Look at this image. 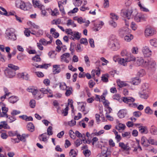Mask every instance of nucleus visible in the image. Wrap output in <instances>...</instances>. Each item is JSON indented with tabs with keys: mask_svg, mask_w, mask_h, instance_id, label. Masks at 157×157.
Segmentation results:
<instances>
[{
	"mask_svg": "<svg viewBox=\"0 0 157 157\" xmlns=\"http://www.w3.org/2000/svg\"><path fill=\"white\" fill-rule=\"evenodd\" d=\"M33 4L35 7H38L40 9H44V6L39 3V1L36 0H33Z\"/></svg>",
	"mask_w": 157,
	"mask_h": 157,
	"instance_id": "obj_16",
	"label": "nucleus"
},
{
	"mask_svg": "<svg viewBox=\"0 0 157 157\" xmlns=\"http://www.w3.org/2000/svg\"><path fill=\"white\" fill-rule=\"evenodd\" d=\"M128 62L131 61H134L135 60V58L133 56L130 55L127 58H126Z\"/></svg>",
	"mask_w": 157,
	"mask_h": 157,
	"instance_id": "obj_56",
	"label": "nucleus"
},
{
	"mask_svg": "<svg viewBox=\"0 0 157 157\" xmlns=\"http://www.w3.org/2000/svg\"><path fill=\"white\" fill-rule=\"evenodd\" d=\"M149 85L147 83H144L143 84L142 86V91H148Z\"/></svg>",
	"mask_w": 157,
	"mask_h": 157,
	"instance_id": "obj_40",
	"label": "nucleus"
},
{
	"mask_svg": "<svg viewBox=\"0 0 157 157\" xmlns=\"http://www.w3.org/2000/svg\"><path fill=\"white\" fill-rule=\"evenodd\" d=\"M47 134L49 136L53 134L52 128L51 126H49L47 130Z\"/></svg>",
	"mask_w": 157,
	"mask_h": 157,
	"instance_id": "obj_52",
	"label": "nucleus"
},
{
	"mask_svg": "<svg viewBox=\"0 0 157 157\" xmlns=\"http://www.w3.org/2000/svg\"><path fill=\"white\" fill-rule=\"evenodd\" d=\"M56 30L53 28L51 29L50 33L51 34L54 35V37L55 38H57L59 36V34L57 32H56Z\"/></svg>",
	"mask_w": 157,
	"mask_h": 157,
	"instance_id": "obj_31",
	"label": "nucleus"
},
{
	"mask_svg": "<svg viewBox=\"0 0 157 157\" xmlns=\"http://www.w3.org/2000/svg\"><path fill=\"white\" fill-rule=\"evenodd\" d=\"M104 24V23L102 21L100 22L97 24H94V30L96 31H98L101 29Z\"/></svg>",
	"mask_w": 157,
	"mask_h": 157,
	"instance_id": "obj_17",
	"label": "nucleus"
},
{
	"mask_svg": "<svg viewBox=\"0 0 157 157\" xmlns=\"http://www.w3.org/2000/svg\"><path fill=\"white\" fill-rule=\"evenodd\" d=\"M70 56V53H66L63 54L61 56V61H63L68 63L69 62V60L67 59Z\"/></svg>",
	"mask_w": 157,
	"mask_h": 157,
	"instance_id": "obj_11",
	"label": "nucleus"
},
{
	"mask_svg": "<svg viewBox=\"0 0 157 157\" xmlns=\"http://www.w3.org/2000/svg\"><path fill=\"white\" fill-rule=\"evenodd\" d=\"M80 43L81 44H83L86 45L88 44V42L86 39L82 38L80 40Z\"/></svg>",
	"mask_w": 157,
	"mask_h": 157,
	"instance_id": "obj_59",
	"label": "nucleus"
},
{
	"mask_svg": "<svg viewBox=\"0 0 157 157\" xmlns=\"http://www.w3.org/2000/svg\"><path fill=\"white\" fill-rule=\"evenodd\" d=\"M74 19L75 20H77L78 22L80 24H82V23L85 22V21L81 17L78 18H75Z\"/></svg>",
	"mask_w": 157,
	"mask_h": 157,
	"instance_id": "obj_61",
	"label": "nucleus"
},
{
	"mask_svg": "<svg viewBox=\"0 0 157 157\" xmlns=\"http://www.w3.org/2000/svg\"><path fill=\"white\" fill-rule=\"evenodd\" d=\"M15 30L13 28L8 29L6 30V34L8 39L12 40H16L17 37L15 34Z\"/></svg>",
	"mask_w": 157,
	"mask_h": 157,
	"instance_id": "obj_5",
	"label": "nucleus"
},
{
	"mask_svg": "<svg viewBox=\"0 0 157 157\" xmlns=\"http://www.w3.org/2000/svg\"><path fill=\"white\" fill-rule=\"evenodd\" d=\"M84 60L87 66H90V61L89 58L87 55H86L84 56Z\"/></svg>",
	"mask_w": 157,
	"mask_h": 157,
	"instance_id": "obj_53",
	"label": "nucleus"
},
{
	"mask_svg": "<svg viewBox=\"0 0 157 157\" xmlns=\"http://www.w3.org/2000/svg\"><path fill=\"white\" fill-rule=\"evenodd\" d=\"M73 3L75 6L78 7L81 5L82 1V0H73Z\"/></svg>",
	"mask_w": 157,
	"mask_h": 157,
	"instance_id": "obj_34",
	"label": "nucleus"
},
{
	"mask_svg": "<svg viewBox=\"0 0 157 157\" xmlns=\"http://www.w3.org/2000/svg\"><path fill=\"white\" fill-rule=\"evenodd\" d=\"M8 134L9 136L11 137L13 136H17V131H10L8 132Z\"/></svg>",
	"mask_w": 157,
	"mask_h": 157,
	"instance_id": "obj_51",
	"label": "nucleus"
},
{
	"mask_svg": "<svg viewBox=\"0 0 157 157\" xmlns=\"http://www.w3.org/2000/svg\"><path fill=\"white\" fill-rule=\"evenodd\" d=\"M145 74V71L143 69L140 70L138 72V75L140 77H142Z\"/></svg>",
	"mask_w": 157,
	"mask_h": 157,
	"instance_id": "obj_57",
	"label": "nucleus"
},
{
	"mask_svg": "<svg viewBox=\"0 0 157 157\" xmlns=\"http://www.w3.org/2000/svg\"><path fill=\"white\" fill-rule=\"evenodd\" d=\"M127 110L125 109H123L120 110L118 112L117 114L118 117L122 118H124L127 114Z\"/></svg>",
	"mask_w": 157,
	"mask_h": 157,
	"instance_id": "obj_15",
	"label": "nucleus"
},
{
	"mask_svg": "<svg viewBox=\"0 0 157 157\" xmlns=\"http://www.w3.org/2000/svg\"><path fill=\"white\" fill-rule=\"evenodd\" d=\"M149 92L148 91H141L140 93V97L145 99H147L148 97V94Z\"/></svg>",
	"mask_w": 157,
	"mask_h": 157,
	"instance_id": "obj_22",
	"label": "nucleus"
},
{
	"mask_svg": "<svg viewBox=\"0 0 157 157\" xmlns=\"http://www.w3.org/2000/svg\"><path fill=\"white\" fill-rule=\"evenodd\" d=\"M27 128L28 130L30 132H33L34 130V126L33 124L31 122H29L27 125Z\"/></svg>",
	"mask_w": 157,
	"mask_h": 157,
	"instance_id": "obj_28",
	"label": "nucleus"
},
{
	"mask_svg": "<svg viewBox=\"0 0 157 157\" xmlns=\"http://www.w3.org/2000/svg\"><path fill=\"white\" fill-rule=\"evenodd\" d=\"M2 128L5 129H10V127L8 125L6 122L5 121H1L0 123V129Z\"/></svg>",
	"mask_w": 157,
	"mask_h": 157,
	"instance_id": "obj_23",
	"label": "nucleus"
},
{
	"mask_svg": "<svg viewBox=\"0 0 157 157\" xmlns=\"http://www.w3.org/2000/svg\"><path fill=\"white\" fill-rule=\"evenodd\" d=\"M76 44L74 42H72L70 44V48L69 49V50L71 52V53L72 54H73V53L74 52V48Z\"/></svg>",
	"mask_w": 157,
	"mask_h": 157,
	"instance_id": "obj_42",
	"label": "nucleus"
},
{
	"mask_svg": "<svg viewBox=\"0 0 157 157\" xmlns=\"http://www.w3.org/2000/svg\"><path fill=\"white\" fill-rule=\"evenodd\" d=\"M8 67H9V69H11L12 71H15L18 70L19 68L18 67L15 66L12 64H9L8 65Z\"/></svg>",
	"mask_w": 157,
	"mask_h": 157,
	"instance_id": "obj_32",
	"label": "nucleus"
},
{
	"mask_svg": "<svg viewBox=\"0 0 157 157\" xmlns=\"http://www.w3.org/2000/svg\"><path fill=\"white\" fill-rule=\"evenodd\" d=\"M36 102L35 100H32L29 102L31 108H34L35 106Z\"/></svg>",
	"mask_w": 157,
	"mask_h": 157,
	"instance_id": "obj_64",
	"label": "nucleus"
},
{
	"mask_svg": "<svg viewBox=\"0 0 157 157\" xmlns=\"http://www.w3.org/2000/svg\"><path fill=\"white\" fill-rule=\"evenodd\" d=\"M142 52L145 57H150L151 55V51L148 47L145 46L142 48Z\"/></svg>",
	"mask_w": 157,
	"mask_h": 157,
	"instance_id": "obj_6",
	"label": "nucleus"
},
{
	"mask_svg": "<svg viewBox=\"0 0 157 157\" xmlns=\"http://www.w3.org/2000/svg\"><path fill=\"white\" fill-rule=\"evenodd\" d=\"M111 36L109 40L108 46L113 51H117L121 47L120 42L116 38Z\"/></svg>",
	"mask_w": 157,
	"mask_h": 157,
	"instance_id": "obj_2",
	"label": "nucleus"
},
{
	"mask_svg": "<svg viewBox=\"0 0 157 157\" xmlns=\"http://www.w3.org/2000/svg\"><path fill=\"white\" fill-rule=\"evenodd\" d=\"M39 42L43 45L46 46L48 44H51L52 42V40L51 39L50 41H47L44 39L43 38L40 39Z\"/></svg>",
	"mask_w": 157,
	"mask_h": 157,
	"instance_id": "obj_26",
	"label": "nucleus"
},
{
	"mask_svg": "<svg viewBox=\"0 0 157 157\" xmlns=\"http://www.w3.org/2000/svg\"><path fill=\"white\" fill-rule=\"evenodd\" d=\"M59 7V8L60 11L63 13H65L64 9L63 6L61 5L59 2H58Z\"/></svg>",
	"mask_w": 157,
	"mask_h": 157,
	"instance_id": "obj_54",
	"label": "nucleus"
},
{
	"mask_svg": "<svg viewBox=\"0 0 157 157\" xmlns=\"http://www.w3.org/2000/svg\"><path fill=\"white\" fill-rule=\"evenodd\" d=\"M151 144L152 145H157V142L154 140L149 138L148 139V144Z\"/></svg>",
	"mask_w": 157,
	"mask_h": 157,
	"instance_id": "obj_55",
	"label": "nucleus"
},
{
	"mask_svg": "<svg viewBox=\"0 0 157 157\" xmlns=\"http://www.w3.org/2000/svg\"><path fill=\"white\" fill-rule=\"evenodd\" d=\"M141 143L144 147H147L149 146L148 139L144 136H143L141 138Z\"/></svg>",
	"mask_w": 157,
	"mask_h": 157,
	"instance_id": "obj_14",
	"label": "nucleus"
},
{
	"mask_svg": "<svg viewBox=\"0 0 157 157\" xmlns=\"http://www.w3.org/2000/svg\"><path fill=\"white\" fill-rule=\"evenodd\" d=\"M65 32L66 33L70 36H71L73 33V32H72V29H66Z\"/></svg>",
	"mask_w": 157,
	"mask_h": 157,
	"instance_id": "obj_63",
	"label": "nucleus"
},
{
	"mask_svg": "<svg viewBox=\"0 0 157 157\" xmlns=\"http://www.w3.org/2000/svg\"><path fill=\"white\" fill-rule=\"evenodd\" d=\"M136 9H127L123 10L121 13V15L124 17L129 19L133 18V15L136 14Z\"/></svg>",
	"mask_w": 157,
	"mask_h": 157,
	"instance_id": "obj_3",
	"label": "nucleus"
},
{
	"mask_svg": "<svg viewBox=\"0 0 157 157\" xmlns=\"http://www.w3.org/2000/svg\"><path fill=\"white\" fill-rule=\"evenodd\" d=\"M37 90V89H35L33 87H29L27 89V90L29 92L32 93L33 95L35 94Z\"/></svg>",
	"mask_w": 157,
	"mask_h": 157,
	"instance_id": "obj_39",
	"label": "nucleus"
},
{
	"mask_svg": "<svg viewBox=\"0 0 157 157\" xmlns=\"http://www.w3.org/2000/svg\"><path fill=\"white\" fill-rule=\"evenodd\" d=\"M140 80L138 77L133 78L132 79V84L134 85H138L140 83Z\"/></svg>",
	"mask_w": 157,
	"mask_h": 157,
	"instance_id": "obj_29",
	"label": "nucleus"
},
{
	"mask_svg": "<svg viewBox=\"0 0 157 157\" xmlns=\"http://www.w3.org/2000/svg\"><path fill=\"white\" fill-rule=\"evenodd\" d=\"M83 153L85 156L86 157H88L91 154V151L89 150L86 149L83 151Z\"/></svg>",
	"mask_w": 157,
	"mask_h": 157,
	"instance_id": "obj_47",
	"label": "nucleus"
},
{
	"mask_svg": "<svg viewBox=\"0 0 157 157\" xmlns=\"http://www.w3.org/2000/svg\"><path fill=\"white\" fill-rule=\"evenodd\" d=\"M81 33H79L78 32L74 31L73 34L71 36H69V37L70 39L73 40H78L81 38Z\"/></svg>",
	"mask_w": 157,
	"mask_h": 157,
	"instance_id": "obj_8",
	"label": "nucleus"
},
{
	"mask_svg": "<svg viewBox=\"0 0 157 157\" xmlns=\"http://www.w3.org/2000/svg\"><path fill=\"white\" fill-rule=\"evenodd\" d=\"M76 147H78L80 144H82V141L80 139H78L75 142Z\"/></svg>",
	"mask_w": 157,
	"mask_h": 157,
	"instance_id": "obj_48",
	"label": "nucleus"
},
{
	"mask_svg": "<svg viewBox=\"0 0 157 157\" xmlns=\"http://www.w3.org/2000/svg\"><path fill=\"white\" fill-rule=\"evenodd\" d=\"M138 5L140 8V9L141 11H143L145 12H148L149 11L148 9L145 7L141 5L140 2H139L138 3Z\"/></svg>",
	"mask_w": 157,
	"mask_h": 157,
	"instance_id": "obj_36",
	"label": "nucleus"
},
{
	"mask_svg": "<svg viewBox=\"0 0 157 157\" xmlns=\"http://www.w3.org/2000/svg\"><path fill=\"white\" fill-rule=\"evenodd\" d=\"M74 132L72 130H70L69 131L70 136L73 139H74L75 138V136L74 135Z\"/></svg>",
	"mask_w": 157,
	"mask_h": 157,
	"instance_id": "obj_60",
	"label": "nucleus"
},
{
	"mask_svg": "<svg viewBox=\"0 0 157 157\" xmlns=\"http://www.w3.org/2000/svg\"><path fill=\"white\" fill-rule=\"evenodd\" d=\"M135 100V99L132 97H123L121 99V101H123L125 103L127 104L129 102H133Z\"/></svg>",
	"mask_w": 157,
	"mask_h": 157,
	"instance_id": "obj_12",
	"label": "nucleus"
},
{
	"mask_svg": "<svg viewBox=\"0 0 157 157\" xmlns=\"http://www.w3.org/2000/svg\"><path fill=\"white\" fill-rule=\"evenodd\" d=\"M145 112L148 114H151L153 113L152 110L149 106L147 107L144 110Z\"/></svg>",
	"mask_w": 157,
	"mask_h": 157,
	"instance_id": "obj_45",
	"label": "nucleus"
},
{
	"mask_svg": "<svg viewBox=\"0 0 157 157\" xmlns=\"http://www.w3.org/2000/svg\"><path fill=\"white\" fill-rule=\"evenodd\" d=\"M53 105L54 106L57 108V112L59 113V110L60 109V107L59 106V103L58 101L56 100H54L53 102Z\"/></svg>",
	"mask_w": 157,
	"mask_h": 157,
	"instance_id": "obj_43",
	"label": "nucleus"
},
{
	"mask_svg": "<svg viewBox=\"0 0 157 157\" xmlns=\"http://www.w3.org/2000/svg\"><path fill=\"white\" fill-rule=\"evenodd\" d=\"M134 20L137 22L143 21L145 20V18L144 15L140 13H138L136 10V14L133 15Z\"/></svg>",
	"mask_w": 157,
	"mask_h": 157,
	"instance_id": "obj_7",
	"label": "nucleus"
},
{
	"mask_svg": "<svg viewBox=\"0 0 157 157\" xmlns=\"http://www.w3.org/2000/svg\"><path fill=\"white\" fill-rule=\"evenodd\" d=\"M108 77V75H103L101 77V80L104 82H107L109 81Z\"/></svg>",
	"mask_w": 157,
	"mask_h": 157,
	"instance_id": "obj_49",
	"label": "nucleus"
},
{
	"mask_svg": "<svg viewBox=\"0 0 157 157\" xmlns=\"http://www.w3.org/2000/svg\"><path fill=\"white\" fill-rule=\"evenodd\" d=\"M150 42L151 45L155 47H157V39L155 38L151 39Z\"/></svg>",
	"mask_w": 157,
	"mask_h": 157,
	"instance_id": "obj_41",
	"label": "nucleus"
},
{
	"mask_svg": "<svg viewBox=\"0 0 157 157\" xmlns=\"http://www.w3.org/2000/svg\"><path fill=\"white\" fill-rule=\"evenodd\" d=\"M69 109V107L67 106L63 110L61 111V113L64 116H67L68 114V111Z\"/></svg>",
	"mask_w": 157,
	"mask_h": 157,
	"instance_id": "obj_44",
	"label": "nucleus"
},
{
	"mask_svg": "<svg viewBox=\"0 0 157 157\" xmlns=\"http://www.w3.org/2000/svg\"><path fill=\"white\" fill-rule=\"evenodd\" d=\"M48 135L46 133L41 134L39 137L40 140L44 142H47V136Z\"/></svg>",
	"mask_w": 157,
	"mask_h": 157,
	"instance_id": "obj_24",
	"label": "nucleus"
},
{
	"mask_svg": "<svg viewBox=\"0 0 157 157\" xmlns=\"http://www.w3.org/2000/svg\"><path fill=\"white\" fill-rule=\"evenodd\" d=\"M133 38V36L131 34H128L125 36L124 39L127 42L130 41Z\"/></svg>",
	"mask_w": 157,
	"mask_h": 157,
	"instance_id": "obj_38",
	"label": "nucleus"
},
{
	"mask_svg": "<svg viewBox=\"0 0 157 157\" xmlns=\"http://www.w3.org/2000/svg\"><path fill=\"white\" fill-rule=\"evenodd\" d=\"M125 127V126L124 124L119 123L118 125L116 126V128L118 131H120L121 130H124Z\"/></svg>",
	"mask_w": 157,
	"mask_h": 157,
	"instance_id": "obj_35",
	"label": "nucleus"
},
{
	"mask_svg": "<svg viewBox=\"0 0 157 157\" xmlns=\"http://www.w3.org/2000/svg\"><path fill=\"white\" fill-rule=\"evenodd\" d=\"M117 83L120 87H122L123 86H125L127 85V84L124 82L120 81L119 79L117 80Z\"/></svg>",
	"mask_w": 157,
	"mask_h": 157,
	"instance_id": "obj_37",
	"label": "nucleus"
},
{
	"mask_svg": "<svg viewBox=\"0 0 157 157\" xmlns=\"http://www.w3.org/2000/svg\"><path fill=\"white\" fill-rule=\"evenodd\" d=\"M5 74L8 77L11 78L15 76L16 73L14 71H12L11 69L7 68L5 71Z\"/></svg>",
	"mask_w": 157,
	"mask_h": 157,
	"instance_id": "obj_10",
	"label": "nucleus"
},
{
	"mask_svg": "<svg viewBox=\"0 0 157 157\" xmlns=\"http://www.w3.org/2000/svg\"><path fill=\"white\" fill-rule=\"evenodd\" d=\"M130 30L128 28L124 27L121 29L120 33L124 36L129 34L128 33H130Z\"/></svg>",
	"mask_w": 157,
	"mask_h": 157,
	"instance_id": "obj_20",
	"label": "nucleus"
},
{
	"mask_svg": "<svg viewBox=\"0 0 157 157\" xmlns=\"http://www.w3.org/2000/svg\"><path fill=\"white\" fill-rule=\"evenodd\" d=\"M86 104H82L80 106V108L79 109V110L81 111L84 114V115L87 114L89 112L88 109H86Z\"/></svg>",
	"mask_w": 157,
	"mask_h": 157,
	"instance_id": "obj_18",
	"label": "nucleus"
},
{
	"mask_svg": "<svg viewBox=\"0 0 157 157\" xmlns=\"http://www.w3.org/2000/svg\"><path fill=\"white\" fill-rule=\"evenodd\" d=\"M140 64L148 69H154L156 66V63L152 59L149 58L144 59H140L139 60Z\"/></svg>",
	"mask_w": 157,
	"mask_h": 157,
	"instance_id": "obj_1",
	"label": "nucleus"
},
{
	"mask_svg": "<svg viewBox=\"0 0 157 157\" xmlns=\"http://www.w3.org/2000/svg\"><path fill=\"white\" fill-rule=\"evenodd\" d=\"M59 65H55L53 66V72L54 74H56L59 73L60 71L59 68Z\"/></svg>",
	"mask_w": 157,
	"mask_h": 157,
	"instance_id": "obj_25",
	"label": "nucleus"
},
{
	"mask_svg": "<svg viewBox=\"0 0 157 157\" xmlns=\"http://www.w3.org/2000/svg\"><path fill=\"white\" fill-rule=\"evenodd\" d=\"M32 59L37 62H40L41 60L40 57L38 55L36 56L35 57H33Z\"/></svg>",
	"mask_w": 157,
	"mask_h": 157,
	"instance_id": "obj_58",
	"label": "nucleus"
},
{
	"mask_svg": "<svg viewBox=\"0 0 157 157\" xmlns=\"http://www.w3.org/2000/svg\"><path fill=\"white\" fill-rule=\"evenodd\" d=\"M110 17L114 20H117L118 19V17L115 13H110Z\"/></svg>",
	"mask_w": 157,
	"mask_h": 157,
	"instance_id": "obj_46",
	"label": "nucleus"
},
{
	"mask_svg": "<svg viewBox=\"0 0 157 157\" xmlns=\"http://www.w3.org/2000/svg\"><path fill=\"white\" fill-rule=\"evenodd\" d=\"M17 137L18 138V141H17V143L19 142V140L25 142L26 141L25 134H23L21 136L19 135H17Z\"/></svg>",
	"mask_w": 157,
	"mask_h": 157,
	"instance_id": "obj_30",
	"label": "nucleus"
},
{
	"mask_svg": "<svg viewBox=\"0 0 157 157\" xmlns=\"http://www.w3.org/2000/svg\"><path fill=\"white\" fill-rule=\"evenodd\" d=\"M69 154L71 157H75L77 155L76 151L74 149H71Z\"/></svg>",
	"mask_w": 157,
	"mask_h": 157,
	"instance_id": "obj_50",
	"label": "nucleus"
},
{
	"mask_svg": "<svg viewBox=\"0 0 157 157\" xmlns=\"http://www.w3.org/2000/svg\"><path fill=\"white\" fill-rule=\"evenodd\" d=\"M8 100L10 102L14 103L18 101L19 98L17 96H13L10 97Z\"/></svg>",
	"mask_w": 157,
	"mask_h": 157,
	"instance_id": "obj_27",
	"label": "nucleus"
},
{
	"mask_svg": "<svg viewBox=\"0 0 157 157\" xmlns=\"http://www.w3.org/2000/svg\"><path fill=\"white\" fill-rule=\"evenodd\" d=\"M155 33V30L151 27L147 28L145 30V35L146 37L153 36Z\"/></svg>",
	"mask_w": 157,
	"mask_h": 157,
	"instance_id": "obj_9",
	"label": "nucleus"
},
{
	"mask_svg": "<svg viewBox=\"0 0 157 157\" xmlns=\"http://www.w3.org/2000/svg\"><path fill=\"white\" fill-rule=\"evenodd\" d=\"M36 93L34 95V97L37 100H39L43 97V94H42L40 90L39 91L37 90Z\"/></svg>",
	"mask_w": 157,
	"mask_h": 157,
	"instance_id": "obj_21",
	"label": "nucleus"
},
{
	"mask_svg": "<svg viewBox=\"0 0 157 157\" xmlns=\"http://www.w3.org/2000/svg\"><path fill=\"white\" fill-rule=\"evenodd\" d=\"M119 146L124 150L128 151L130 149V148L128 144H125L123 142L119 143Z\"/></svg>",
	"mask_w": 157,
	"mask_h": 157,
	"instance_id": "obj_19",
	"label": "nucleus"
},
{
	"mask_svg": "<svg viewBox=\"0 0 157 157\" xmlns=\"http://www.w3.org/2000/svg\"><path fill=\"white\" fill-rule=\"evenodd\" d=\"M139 132L141 134H147L148 132L147 128L143 125H140L138 127Z\"/></svg>",
	"mask_w": 157,
	"mask_h": 157,
	"instance_id": "obj_13",
	"label": "nucleus"
},
{
	"mask_svg": "<svg viewBox=\"0 0 157 157\" xmlns=\"http://www.w3.org/2000/svg\"><path fill=\"white\" fill-rule=\"evenodd\" d=\"M17 6L19 7L21 9L24 11H28L31 9L32 6V4L27 3L26 4L21 1H17L16 2Z\"/></svg>",
	"mask_w": 157,
	"mask_h": 157,
	"instance_id": "obj_4",
	"label": "nucleus"
},
{
	"mask_svg": "<svg viewBox=\"0 0 157 157\" xmlns=\"http://www.w3.org/2000/svg\"><path fill=\"white\" fill-rule=\"evenodd\" d=\"M141 113L140 111H136L133 113V115L135 117H139L141 115Z\"/></svg>",
	"mask_w": 157,
	"mask_h": 157,
	"instance_id": "obj_62",
	"label": "nucleus"
},
{
	"mask_svg": "<svg viewBox=\"0 0 157 157\" xmlns=\"http://www.w3.org/2000/svg\"><path fill=\"white\" fill-rule=\"evenodd\" d=\"M128 62L127 60V58H126L125 59L124 58L120 59L118 61L119 63L125 66L127 64V62Z\"/></svg>",
	"mask_w": 157,
	"mask_h": 157,
	"instance_id": "obj_33",
	"label": "nucleus"
}]
</instances>
